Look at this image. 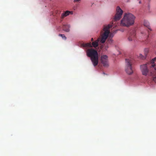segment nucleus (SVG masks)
I'll use <instances>...</instances> for the list:
<instances>
[{"label": "nucleus", "mask_w": 156, "mask_h": 156, "mask_svg": "<svg viewBox=\"0 0 156 156\" xmlns=\"http://www.w3.org/2000/svg\"><path fill=\"white\" fill-rule=\"evenodd\" d=\"M149 49L148 48H146L144 50V53L145 55L146 56L147 55V54L149 52Z\"/></svg>", "instance_id": "12"}, {"label": "nucleus", "mask_w": 156, "mask_h": 156, "mask_svg": "<svg viewBox=\"0 0 156 156\" xmlns=\"http://www.w3.org/2000/svg\"><path fill=\"white\" fill-rule=\"evenodd\" d=\"M156 57L154 58L151 61L150 66L151 67L150 75L152 76L153 80H156Z\"/></svg>", "instance_id": "4"}, {"label": "nucleus", "mask_w": 156, "mask_h": 156, "mask_svg": "<svg viewBox=\"0 0 156 156\" xmlns=\"http://www.w3.org/2000/svg\"><path fill=\"white\" fill-rule=\"evenodd\" d=\"M136 38V31L134 30L131 31L128 36V40L129 41H134Z\"/></svg>", "instance_id": "7"}, {"label": "nucleus", "mask_w": 156, "mask_h": 156, "mask_svg": "<svg viewBox=\"0 0 156 156\" xmlns=\"http://www.w3.org/2000/svg\"><path fill=\"white\" fill-rule=\"evenodd\" d=\"M81 1V0H74V2H79Z\"/></svg>", "instance_id": "16"}, {"label": "nucleus", "mask_w": 156, "mask_h": 156, "mask_svg": "<svg viewBox=\"0 0 156 156\" xmlns=\"http://www.w3.org/2000/svg\"><path fill=\"white\" fill-rule=\"evenodd\" d=\"M139 2V3L140 4V3H141V2L140 1V2Z\"/></svg>", "instance_id": "21"}, {"label": "nucleus", "mask_w": 156, "mask_h": 156, "mask_svg": "<svg viewBox=\"0 0 156 156\" xmlns=\"http://www.w3.org/2000/svg\"><path fill=\"white\" fill-rule=\"evenodd\" d=\"M86 49L87 55L90 58L94 66H97L98 64V55L97 51L92 48H86Z\"/></svg>", "instance_id": "3"}, {"label": "nucleus", "mask_w": 156, "mask_h": 156, "mask_svg": "<svg viewBox=\"0 0 156 156\" xmlns=\"http://www.w3.org/2000/svg\"><path fill=\"white\" fill-rule=\"evenodd\" d=\"M113 25V22L111 24H108L107 26H104L103 30L101 31V37H99L96 41L93 42L91 44L90 42L83 43L82 46L86 48H91L93 46L96 48L98 45V42L100 41L102 43H104L106 39L108 37L109 34L110 33L109 29Z\"/></svg>", "instance_id": "1"}, {"label": "nucleus", "mask_w": 156, "mask_h": 156, "mask_svg": "<svg viewBox=\"0 0 156 156\" xmlns=\"http://www.w3.org/2000/svg\"><path fill=\"white\" fill-rule=\"evenodd\" d=\"M117 31V30H116L115 32V33H116V32Z\"/></svg>", "instance_id": "20"}, {"label": "nucleus", "mask_w": 156, "mask_h": 156, "mask_svg": "<svg viewBox=\"0 0 156 156\" xmlns=\"http://www.w3.org/2000/svg\"><path fill=\"white\" fill-rule=\"evenodd\" d=\"M123 11L119 6H117L116 9V13L113 19V21L119 20L121 18Z\"/></svg>", "instance_id": "6"}, {"label": "nucleus", "mask_w": 156, "mask_h": 156, "mask_svg": "<svg viewBox=\"0 0 156 156\" xmlns=\"http://www.w3.org/2000/svg\"><path fill=\"white\" fill-rule=\"evenodd\" d=\"M149 66L147 65V64L141 66L140 69L143 75L146 76L147 75V73H148L147 67Z\"/></svg>", "instance_id": "9"}, {"label": "nucleus", "mask_w": 156, "mask_h": 156, "mask_svg": "<svg viewBox=\"0 0 156 156\" xmlns=\"http://www.w3.org/2000/svg\"><path fill=\"white\" fill-rule=\"evenodd\" d=\"M135 17L130 13H126L121 21L120 25L122 26L129 27L134 24Z\"/></svg>", "instance_id": "2"}, {"label": "nucleus", "mask_w": 156, "mask_h": 156, "mask_svg": "<svg viewBox=\"0 0 156 156\" xmlns=\"http://www.w3.org/2000/svg\"><path fill=\"white\" fill-rule=\"evenodd\" d=\"M144 26L146 27H147L148 29H149L150 31L151 30V28H150V26H149V22L146 20H145L144 21Z\"/></svg>", "instance_id": "10"}, {"label": "nucleus", "mask_w": 156, "mask_h": 156, "mask_svg": "<svg viewBox=\"0 0 156 156\" xmlns=\"http://www.w3.org/2000/svg\"><path fill=\"white\" fill-rule=\"evenodd\" d=\"M91 41H93V38H91Z\"/></svg>", "instance_id": "19"}, {"label": "nucleus", "mask_w": 156, "mask_h": 156, "mask_svg": "<svg viewBox=\"0 0 156 156\" xmlns=\"http://www.w3.org/2000/svg\"><path fill=\"white\" fill-rule=\"evenodd\" d=\"M73 14V12L72 11H69V14Z\"/></svg>", "instance_id": "17"}, {"label": "nucleus", "mask_w": 156, "mask_h": 156, "mask_svg": "<svg viewBox=\"0 0 156 156\" xmlns=\"http://www.w3.org/2000/svg\"><path fill=\"white\" fill-rule=\"evenodd\" d=\"M112 40L111 38H109L107 42L109 43H111L112 42Z\"/></svg>", "instance_id": "14"}, {"label": "nucleus", "mask_w": 156, "mask_h": 156, "mask_svg": "<svg viewBox=\"0 0 156 156\" xmlns=\"http://www.w3.org/2000/svg\"><path fill=\"white\" fill-rule=\"evenodd\" d=\"M148 32H149L148 31L146 30L145 32H141V34H142L145 33V34L146 35H148Z\"/></svg>", "instance_id": "15"}, {"label": "nucleus", "mask_w": 156, "mask_h": 156, "mask_svg": "<svg viewBox=\"0 0 156 156\" xmlns=\"http://www.w3.org/2000/svg\"><path fill=\"white\" fill-rule=\"evenodd\" d=\"M58 35L59 36L61 37L64 40H66V37L65 36L64 34H59Z\"/></svg>", "instance_id": "13"}, {"label": "nucleus", "mask_w": 156, "mask_h": 156, "mask_svg": "<svg viewBox=\"0 0 156 156\" xmlns=\"http://www.w3.org/2000/svg\"><path fill=\"white\" fill-rule=\"evenodd\" d=\"M68 15V10H67L65 12L62 13L61 16V18L63 19Z\"/></svg>", "instance_id": "11"}, {"label": "nucleus", "mask_w": 156, "mask_h": 156, "mask_svg": "<svg viewBox=\"0 0 156 156\" xmlns=\"http://www.w3.org/2000/svg\"><path fill=\"white\" fill-rule=\"evenodd\" d=\"M101 61L104 66L107 67L108 66V57L106 55H101Z\"/></svg>", "instance_id": "8"}, {"label": "nucleus", "mask_w": 156, "mask_h": 156, "mask_svg": "<svg viewBox=\"0 0 156 156\" xmlns=\"http://www.w3.org/2000/svg\"><path fill=\"white\" fill-rule=\"evenodd\" d=\"M63 30L64 31H66V32H68V30L67 29H65V28L64 27H63Z\"/></svg>", "instance_id": "18"}, {"label": "nucleus", "mask_w": 156, "mask_h": 156, "mask_svg": "<svg viewBox=\"0 0 156 156\" xmlns=\"http://www.w3.org/2000/svg\"><path fill=\"white\" fill-rule=\"evenodd\" d=\"M133 63V61L131 59H126L125 71L129 75H131L133 73V70L132 66Z\"/></svg>", "instance_id": "5"}]
</instances>
